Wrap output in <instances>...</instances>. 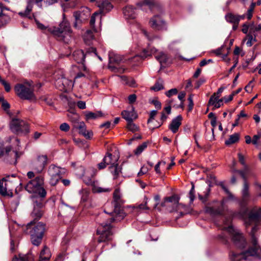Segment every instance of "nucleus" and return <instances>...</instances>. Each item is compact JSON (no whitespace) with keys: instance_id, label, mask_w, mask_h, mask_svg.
Wrapping results in <instances>:
<instances>
[{"instance_id":"f257e3e1","label":"nucleus","mask_w":261,"mask_h":261,"mask_svg":"<svg viewBox=\"0 0 261 261\" xmlns=\"http://www.w3.org/2000/svg\"><path fill=\"white\" fill-rule=\"evenodd\" d=\"M121 198L119 189H116L113 193L114 201L105 205L104 212L108 216H102L105 221L100 222L97 229V233L99 235V243L108 242L112 239L113 232L111 223L120 221L125 217L123 210L120 209L118 204Z\"/></svg>"},{"instance_id":"f03ea898","label":"nucleus","mask_w":261,"mask_h":261,"mask_svg":"<svg viewBox=\"0 0 261 261\" xmlns=\"http://www.w3.org/2000/svg\"><path fill=\"white\" fill-rule=\"evenodd\" d=\"M38 28L42 31H47L51 33L57 39L68 43L72 36V31L71 29L69 22L64 20L60 23L59 27L48 28L43 24L36 20Z\"/></svg>"},{"instance_id":"7ed1b4c3","label":"nucleus","mask_w":261,"mask_h":261,"mask_svg":"<svg viewBox=\"0 0 261 261\" xmlns=\"http://www.w3.org/2000/svg\"><path fill=\"white\" fill-rule=\"evenodd\" d=\"M257 230L255 226L251 230V243L252 246L249 249L240 253L232 252L230 256L231 261H242L243 260L249 259V257L256 256L261 258V248L257 244V241L254 236L255 232Z\"/></svg>"},{"instance_id":"20e7f679","label":"nucleus","mask_w":261,"mask_h":261,"mask_svg":"<svg viewBox=\"0 0 261 261\" xmlns=\"http://www.w3.org/2000/svg\"><path fill=\"white\" fill-rule=\"evenodd\" d=\"M25 228L24 232L30 234L32 244L36 246H39L42 242L46 231L45 225L41 222L36 224L34 220L28 223Z\"/></svg>"},{"instance_id":"39448f33","label":"nucleus","mask_w":261,"mask_h":261,"mask_svg":"<svg viewBox=\"0 0 261 261\" xmlns=\"http://www.w3.org/2000/svg\"><path fill=\"white\" fill-rule=\"evenodd\" d=\"M156 49L154 47L149 46L143 50L140 55H136L131 60L136 59L138 61L143 60L147 57L154 55L155 58L158 60L161 66L168 65L172 63V59L164 52L156 53Z\"/></svg>"},{"instance_id":"423d86ee","label":"nucleus","mask_w":261,"mask_h":261,"mask_svg":"<svg viewBox=\"0 0 261 261\" xmlns=\"http://www.w3.org/2000/svg\"><path fill=\"white\" fill-rule=\"evenodd\" d=\"M34 89L32 82L17 84L14 87L16 95L21 99L35 101L37 100V98L34 93Z\"/></svg>"},{"instance_id":"0eeeda50","label":"nucleus","mask_w":261,"mask_h":261,"mask_svg":"<svg viewBox=\"0 0 261 261\" xmlns=\"http://www.w3.org/2000/svg\"><path fill=\"white\" fill-rule=\"evenodd\" d=\"M164 202L166 206L172 207L171 209H169L170 212L175 211L178 213L180 216H182L190 213L189 207L186 205L179 203V198L175 195L166 197Z\"/></svg>"},{"instance_id":"6e6552de","label":"nucleus","mask_w":261,"mask_h":261,"mask_svg":"<svg viewBox=\"0 0 261 261\" xmlns=\"http://www.w3.org/2000/svg\"><path fill=\"white\" fill-rule=\"evenodd\" d=\"M43 1L46 6H48L57 3L58 0H35V4L39 7L42 8V2ZM33 7V0H28L27 6L25 10L23 12H20L18 14L22 17H27L29 19H32L34 17V14H31V12Z\"/></svg>"},{"instance_id":"1a4fd4ad","label":"nucleus","mask_w":261,"mask_h":261,"mask_svg":"<svg viewBox=\"0 0 261 261\" xmlns=\"http://www.w3.org/2000/svg\"><path fill=\"white\" fill-rule=\"evenodd\" d=\"M11 130L15 134H27L30 132L29 124L20 119L12 118L9 124Z\"/></svg>"},{"instance_id":"9d476101","label":"nucleus","mask_w":261,"mask_h":261,"mask_svg":"<svg viewBox=\"0 0 261 261\" xmlns=\"http://www.w3.org/2000/svg\"><path fill=\"white\" fill-rule=\"evenodd\" d=\"M225 229L231 237L232 240L236 246L242 248L245 247L246 244V241L242 234L238 230L235 229L231 226H229Z\"/></svg>"},{"instance_id":"9b49d317","label":"nucleus","mask_w":261,"mask_h":261,"mask_svg":"<svg viewBox=\"0 0 261 261\" xmlns=\"http://www.w3.org/2000/svg\"><path fill=\"white\" fill-rule=\"evenodd\" d=\"M47 156L46 155H39L31 163V169L36 174H40L44 170L47 164Z\"/></svg>"},{"instance_id":"f8f14e48","label":"nucleus","mask_w":261,"mask_h":261,"mask_svg":"<svg viewBox=\"0 0 261 261\" xmlns=\"http://www.w3.org/2000/svg\"><path fill=\"white\" fill-rule=\"evenodd\" d=\"M74 121H73V127L75 129L79 130V133L82 135L87 139H90L93 136V132L91 130H87L86 129V125L83 121H78L79 116L74 114Z\"/></svg>"},{"instance_id":"ddd939ff","label":"nucleus","mask_w":261,"mask_h":261,"mask_svg":"<svg viewBox=\"0 0 261 261\" xmlns=\"http://www.w3.org/2000/svg\"><path fill=\"white\" fill-rule=\"evenodd\" d=\"M43 183L44 178L42 176H36L27 184L25 189L29 193L35 192L37 189L42 186Z\"/></svg>"},{"instance_id":"4468645a","label":"nucleus","mask_w":261,"mask_h":261,"mask_svg":"<svg viewBox=\"0 0 261 261\" xmlns=\"http://www.w3.org/2000/svg\"><path fill=\"white\" fill-rule=\"evenodd\" d=\"M137 6L138 8L145 11H146L147 8L151 11H160L161 10L160 6L154 0H144L139 3Z\"/></svg>"},{"instance_id":"2eb2a0df","label":"nucleus","mask_w":261,"mask_h":261,"mask_svg":"<svg viewBox=\"0 0 261 261\" xmlns=\"http://www.w3.org/2000/svg\"><path fill=\"white\" fill-rule=\"evenodd\" d=\"M83 180L85 183L88 185H91L92 186V191L93 193H102L111 191V189L109 188H102L98 187L97 185V182L94 181L92 178L84 175L83 177Z\"/></svg>"},{"instance_id":"dca6fc26","label":"nucleus","mask_w":261,"mask_h":261,"mask_svg":"<svg viewBox=\"0 0 261 261\" xmlns=\"http://www.w3.org/2000/svg\"><path fill=\"white\" fill-rule=\"evenodd\" d=\"M149 24L151 27L154 30H163L166 29L165 22L158 15H154L150 19Z\"/></svg>"},{"instance_id":"f3484780","label":"nucleus","mask_w":261,"mask_h":261,"mask_svg":"<svg viewBox=\"0 0 261 261\" xmlns=\"http://www.w3.org/2000/svg\"><path fill=\"white\" fill-rule=\"evenodd\" d=\"M224 203L223 200L219 205L206 207L205 212L212 216L223 215L225 211H227L224 206Z\"/></svg>"},{"instance_id":"a211bd4d","label":"nucleus","mask_w":261,"mask_h":261,"mask_svg":"<svg viewBox=\"0 0 261 261\" xmlns=\"http://www.w3.org/2000/svg\"><path fill=\"white\" fill-rule=\"evenodd\" d=\"M85 56L86 55L84 54L83 51L81 49L74 51L72 54L73 60L77 63H81V64L79 65L77 68L83 69L84 70H86V67L83 63L85 60Z\"/></svg>"},{"instance_id":"6ab92c4d","label":"nucleus","mask_w":261,"mask_h":261,"mask_svg":"<svg viewBox=\"0 0 261 261\" xmlns=\"http://www.w3.org/2000/svg\"><path fill=\"white\" fill-rule=\"evenodd\" d=\"M43 204L40 201H36L34 202V210L31 214L32 217L35 219H40L43 215Z\"/></svg>"},{"instance_id":"aec40b11","label":"nucleus","mask_w":261,"mask_h":261,"mask_svg":"<svg viewBox=\"0 0 261 261\" xmlns=\"http://www.w3.org/2000/svg\"><path fill=\"white\" fill-rule=\"evenodd\" d=\"M260 219H261V208H254L249 214L248 222H246L247 225H249L252 222H256Z\"/></svg>"},{"instance_id":"412c9836","label":"nucleus","mask_w":261,"mask_h":261,"mask_svg":"<svg viewBox=\"0 0 261 261\" xmlns=\"http://www.w3.org/2000/svg\"><path fill=\"white\" fill-rule=\"evenodd\" d=\"M227 22L232 24V29L233 30L237 29L239 23V20L237 15H234L232 13H228L225 16Z\"/></svg>"},{"instance_id":"4be33fe9","label":"nucleus","mask_w":261,"mask_h":261,"mask_svg":"<svg viewBox=\"0 0 261 261\" xmlns=\"http://www.w3.org/2000/svg\"><path fill=\"white\" fill-rule=\"evenodd\" d=\"M122 117L127 122L133 121V120L137 118V115L135 112L134 109L132 107L130 111L124 110L121 112Z\"/></svg>"},{"instance_id":"5701e85b","label":"nucleus","mask_w":261,"mask_h":261,"mask_svg":"<svg viewBox=\"0 0 261 261\" xmlns=\"http://www.w3.org/2000/svg\"><path fill=\"white\" fill-rule=\"evenodd\" d=\"M182 117L180 115L177 116L176 117L174 118L169 125V129L172 131L173 133H176L181 125Z\"/></svg>"},{"instance_id":"b1692460","label":"nucleus","mask_w":261,"mask_h":261,"mask_svg":"<svg viewBox=\"0 0 261 261\" xmlns=\"http://www.w3.org/2000/svg\"><path fill=\"white\" fill-rule=\"evenodd\" d=\"M98 6L100 9L99 13H106L113 8V6L109 0H105L102 2H99Z\"/></svg>"},{"instance_id":"393cba45","label":"nucleus","mask_w":261,"mask_h":261,"mask_svg":"<svg viewBox=\"0 0 261 261\" xmlns=\"http://www.w3.org/2000/svg\"><path fill=\"white\" fill-rule=\"evenodd\" d=\"M137 9L132 6L126 7L123 10V14L126 19H134L136 17Z\"/></svg>"},{"instance_id":"a878e982","label":"nucleus","mask_w":261,"mask_h":261,"mask_svg":"<svg viewBox=\"0 0 261 261\" xmlns=\"http://www.w3.org/2000/svg\"><path fill=\"white\" fill-rule=\"evenodd\" d=\"M51 257V253L49 249L46 246H44L41 250L39 260L41 261H45L48 260Z\"/></svg>"},{"instance_id":"bb28decb","label":"nucleus","mask_w":261,"mask_h":261,"mask_svg":"<svg viewBox=\"0 0 261 261\" xmlns=\"http://www.w3.org/2000/svg\"><path fill=\"white\" fill-rule=\"evenodd\" d=\"M73 15L75 18V22L73 25L75 28H77L82 23V20H84L86 18L84 17V13L80 11L74 12Z\"/></svg>"},{"instance_id":"cd10ccee","label":"nucleus","mask_w":261,"mask_h":261,"mask_svg":"<svg viewBox=\"0 0 261 261\" xmlns=\"http://www.w3.org/2000/svg\"><path fill=\"white\" fill-rule=\"evenodd\" d=\"M9 152H11L10 156L14 158L16 160L19 156L17 151H12L11 152V146H7L5 148V149L0 148V156L4 155L5 154H9Z\"/></svg>"},{"instance_id":"c85d7f7f","label":"nucleus","mask_w":261,"mask_h":261,"mask_svg":"<svg viewBox=\"0 0 261 261\" xmlns=\"http://www.w3.org/2000/svg\"><path fill=\"white\" fill-rule=\"evenodd\" d=\"M103 161L106 162L107 165H114L118 164V158L113 156L111 153H108L103 159Z\"/></svg>"},{"instance_id":"c756f323","label":"nucleus","mask_w":261,"mask_h":261,"mask_svg":"<svg viewBox=\"0 0 261 261\" xmlns=\"http://www.w3.org/2000/svg\"><path fill=\"white\" fill-rule=\"evenodd\" d=\"M109 169L111 173L113 175V179H114L117 178L119 174L121 173V168L118 166V164L110 166Z\"/></svg>"},{"instance_id":"7c9ffc66","label":"nucleus","mask_w":261,"mask_h":261,"mask_svg":"<svg viewBox=\"0 0 261 261\" xmlns=\"http://www.w3.org/2000/svg\"><path fill=\"white\" fill-rule=\"evenodd\" d=\"M48 172L50 176H60V168L54 165H51L48 168Z\"/></svg>"},{"instance_id":"2f4dec72","label":"nucleus","mask_w":261,"mask_h":261,"mask_svg":"<svg viewBox=\"0 0 261 261\" xmlns=\"http://www.w3.org/2000/svg\"><path fill=\"white\" fill-rule=\"evenodd\" d=\"M34 257L33 255L29 253L25 255H19L18 257H14L12 261H33Z\"/></svg>"},{"instance_id":"473e14b6","label":"nucleus","mask_w":261,"mask_h":261,"mask_svg":"<svg viewBox=\"0 0 261 261\" xmlns=\"http://www.w3.org/2000/svg\"><path fill=\"white\" fill-rule=\"evenodd\" d=\"M109 56L110 64L114 63L118 64L123 60L122 57L117 54L110 53Z\"/></svg>"},{"instance_id":"72a5a7b5","label":"nucleus","mask_w":261,"mask_h":261,"mask_svg":"<svg viewBox=\"0 0 261 261\" xmlns=\"http://www.w3.org/2000/svg\"><path fill=\"white\" fill-rule=\"evenodd\" d=\"M10 17L2 12H0V29L5 27L10 21Z\"/></svg>"},{"instance_id":"f704fd0d","label":"nucleus","mask_w":261,"mask_h":261,"mask_svg":"<svg viewBox=\"0 0 261 261\" xmlns=\"http://www.w3.org/2000/svg\"><path fill=\"white\" fill-rule=\"evenodd\" d=\"M240 135L238 133H235L229 136V138L225 142L226 145H229L236 143L239 140Z\"/></svg>"},{"instance_id":"c9c22d12","label":"nucleus","mask_w":261,"mask_h":261,"mask_svg":"<svg viewBox=\"0 0 261 261\" xmlns=\"http://www.w3.org/2000/svg\"><path fill=\"white\" fill-rule=\"evenodd\" d=\"M102 114L100 112L93 113L91 112H87L85 113L86 119L87 120L96 119L101 117Z\"/></svg>"},{"instance_id":"e433bc0d","label":"nucleus","mask_w":261,"mask_h":261,"mask_svg":"<svg viewBox=\"0 0 261 261\" xmlns=\"http://www.w3.org/2000/svg\"><path fill=\"white\" fill-rule=\"evenodd\" d=\"M7 184L6 183V180L5 178H3L0 180V194L3 196L8 195L7 190Z\"/></svg>"},{"instance_id":"4c0bfd02","label":"nucleus","mask_w":261,"mask_h":261,"mask_svg":"<svg viewBox=\"0 0 261 261\" xmlns=\"http://www.w3.org/2000/svg\"><path fill=\"white\" fill-rule=\"evenodd\" d=\"M249 196V185L247 181L244 182V186L242 190V197L244 201H246Z\"/></svg>"},{"instance_id":"58836bf2","label":"nucleus","mask_w":261,"mask_h":261,"mask_svg":"<svg viewBox=\"0 0 261 261\" xmlns=\"http://www.w3.org/2000/svg\"><path fill=\"white\" fill-rule=\"evenodd\" d=\"M147 146V143L146 142H144L141 145L138 146V147L134 150V153L138 155L140 154L146 148Z\"/></svg>"},{"instance_id":"ea45409f","label":"nucleus","mask_w":261,"mask_h":261,"mask_svg":"<svg viewBox=\"0 0 261 261\" xmlns=\"http://www.w3.org/2000/svg\"><path fill=\"white\" fill-rule=\"evenodd\" d=\"M100 13L98 12H95L91 17L90 21V24L91 25V27L92 28V30L94 32H97L96 29L95 28V18L97 16H99Z\"/></svg>"},{"instance_id":"a19ab883","label":"nucleus","mask_w":261,"mask_h":261,"mask_svg":"<svg viewBox=\"0 0 261 261\" xmlns=\"http://www.w3.org/2000/svg\"><path fill=\"white\" fill-rule=\"evenodd\" d=\"M164 88L163 83L162 80L157 81L151 89L155 91H160Z\"/></svg>"},{"instance_id":"79ce46f5","label":"nucleus","mask_w":261,"mask_h":261,"mask_svg":"<svg viewBox=\"0 0 261 261\" xmlns=\"http://www.w3.org/2000/svg\"><path fill=\"white\" fill-rule=\"evenodd\" d=\"M219 97V96H216V93H214L209 99L208 105L213 106V109H215V106L216 105V103H217V101Z\"/></svg>"},{"instance_id":"37998d69","label":"nucleus","mask_w":261,"mask_h":261,"mask_svg":"<svg viewBox=\"0 0 261 261\" xmlns=\"http://www.w3.org/2000/svg\"><path fill=\"white\" fill-rule=\"evenodd\" d=\"M127 128L132 132H135L139 129L138 127L133 121L127 122Z\"/></svg>"},{"instance_id":"c03bdc74","label":"nucleus","mask_w":261,"mask_h":261,"mask_svg":"<svg viewBox=\"0 0 261 261\" xmlns=\"http://www.w3.org/2000/svg\"><path fill=\"white\" fill-rule=\"evenodd\" d=\"M33 193H37L41 198H44L46 195V192L42 186L37 189V190Z\"/></svg>"},{"instance_id":"a18cd8bd","label":"nucleus","mask_w":261,"mask_h":261,"mask_svg":"<svg viewBox=\"0 0 261 261\" xmlns=\"http://www.w3.org/2000/svg\"><path fill=\"white\" fill-rule=\"evenodd\" d=\"M220 186H221L223 190L225 192V193L228 195V197L229 199L233 200L234 199V196L232 195V194L228 190V189L224 185L223 182H221L220 184Z\"/></svg>"},{"instance_id":"49530a36","label":"nucleus","mask_w":261,"mask_h":261,"mask_svg":"<svg viewBox=\"0 0 261 261\" xmlns=\"http://www.w3.org/2000/svg\"><path fill=\"white\" fill-rule=\"evenodd\" d=\"M123 80H124L125 82V84L127 85H128L129 86L131 87H134L136 82L133 79H128L127 77L125 76H123L121 77Z\"/></svg>"},{"instance_id":"de8ad7c7","label":"nucleus","mask_w":261,"mask_h":261,"mask_svg":"<svg viewBox=\"0 0 261 261\" xmlns=\"http://www.w3.org/2000/svg\"><path fill=\"white\" fill-rule=\"evenodd\" d=\"M178 93V90L176 88H173L167 91L166 92L165 94L168 97H170L172 95H176Z\"/></svg>"},{"instance_id":"09e8293b","label":"nucleus","mask_w":261,"mask_h":261,"mask_svg":"<svg viewBox=\"0 0 261 261\" xmlns=\"http://www.w3.org/2000/svg\"><path fill=\"white\" fill-rule=\"evenodd\" d=\"M61 178L60 176H50V184L52 186H55Z\"/></svg>"},{"instance_id":"8fccbe9b","label":"nucleus","mask_w":261,"mask_h":261,"mask_svg":"<svg viewBox=\"0 0 261 261\" xmlns=\"http://www.w3.org/2000/svg\"><path fill=\"white\" fill-rule=\"evenodd\" d=\"M185 96H186V93L184 92H181L178 94V98L180 100L181 102L180 104V106L176 107V108H178V107L182 108L183 107L184 98H185Z\"/></svg>"},{"instance_id":"3c124183","label":"nucleus","mask_w":261,"mask_h":261,"mask_svg":"<svg viewBox=\"0 0 261 261\" xmlns=\"http://www.w3.org/2000/svg\"><path fill=\"white\" fill-rule=\"evenodd\" d=\"M172 102L173 100L172 99H169V100L167 101L168 106L164 108V110L167 112L168 114H169L171 113V106H173Z\"/></svg>"},{"instance_id":"603ef678","label":"nucleus","mask_w":261,"mask_h":261,"mask_svg":"<svg viewBox=\"0 0 261 261\" xmlns=\"http://www.w3.org/2000/svg\"><path fill=\"white\" fill-rule=\"evenodd\" d=\"M238 155L240 162L244 166L246 169H247L248 166L245 164L244 156L241 153H239Z\"/></svg>"},{"instance_id":"864d4df0","label":"nucleus","mask_w":261,"mask_h":261,"mask_svg":"<svg viewBox=\"0 0 261 261\" xmlns=\"http://www.w3.org/2000/svg\"><path fill=\"white\" fill-rule=\"evenodd\" d=\"M248 170V168L247 169H246L244 168L243 170H237L236 171V172H237L241 175L242 178L244 180V182L247 181L245 174L247 172Z\"/></svg>"},{"instance_id":"5fc2aeb1","label":"nucleus","mask_w":261,"mask_h":261,"mask_svg":"<svg viewBox=\"0 0 261 261\" xmlns=\"http://www.w3.org/2000/svg\"><path fill=\"white\" fill-rule=\"evenodd\" d=\"M247 41L246 44L248 46H251L252 45V41H255V38L252 35L248 34L247 36Z\"/></svg>"},{"instance_id":"6e6d98bb","label":"nucleus","mask_w":261,"mask_h":261,"mask_svg":"<svg viewBox=\"0 0 261 261\" xmlns=\"http://www.w3.org/2000/svg\"><path fill=\"white\" fill-rule=\"evenodd\" d=\"M149 201V200H148V198H145V203L144 204H141L139 205L138 207L139 209L141 210H149L150 208L147 206V203Z\"/></svg>"},{"instance_id":"4d7b16f0","label":"nucleus","mask_w":261,"mask_h":261,"mask_svg":"<svg viewBox=\"0 0 261 261\" xmlns=\"http://www.w3.org/2000/svg\"><path fill=\"white\" fill-rule=\"evenodd\" d=\"M194 193H195L194 186L193 185L192 187L191 188V189L190 190V191L189 192V198L190 199V201L191 202H192L195 199Z\"/></svg>"},{"instance_id":"13d9d810","label":"nucleus","mask_w":261,"mask_h":261,"mask_svg":"<svg viewBox=\"0 0 261 261\" xmlns=\"http://www.w3.org/2000/svg\"><path fill=\"white\" fill-rule=\"evenodd\" d=\"M69 125L67 123H63L60 126V129L62 131L68 132L69 130Z\"/></svg>"},{"instance_id":"bf43d9fd","label":"nucleus","mask_w":261,"mask_h":261,"mask_svg":"<svg viewBox=\"0 0 261 261\" xmlns=\"http://www.w3.org/2000/svg\"><path fill=\"white\" fill-rule=\"evenodd\" d=\"M188 100L189 101V105H188L189 111H191L192 110V109L193 108V106H194V103L193 101V96L192 95H190L189 96V97H188Z\"/></svg>"},{"instance_id":"052dcab7","label":"nucleus","mask_w":261,"mask_h":261,"mask_svg":"<svg viewBox=\"0 0 261 261\" xmlns=\"http://www.w3.org/2000/svg\"><path fill=\"white\" fill-rule=\"evenodd\" d=\"M93 38V35L92 34V31L91 30H88L86 32V34L84 37V40L86 42L87 39H92Z\"/></svg>"},{"instance_id":"680f3d73","label":"nucleus","mask_w":261,"mask_h":261,"mask_svg":"<svg viewBox=\"0 0 261 261\" xmlns=\"http://www.w3.org/2000/svg\"><path fill=\"white\" fill-rule=\"evenodd\" d=\"M2 84L4 86L6 92H8L10 91L11 86L9 83H8L5 80L2 81Z\"/></svg>"},{"instance_id":"e2e57ef3","label":"nucleus","mask_w":261,"mask_h":261,"mask_svg":"<svg viewBox=\"0 0 261 261\" xmlns=\"http://www.w3.org/2000/svg\"><path fill=\"white\" fill-rule=\"evenodd\" d=\"M157 114V111L156 110H152L150 113V117L148 119L147 122L149 123L151 122L152 120L154 119V116Z\"/></svg>"},{"instance_id":"0e129e2a","label":"nucleus","mask_w":261,"mask_h":261,"mask_svg":"<svg viewBox=\"0 0 261 261\" xmlns=\"http://www.w3.org/2000/svg\"><path fill=\"white\" fill-rule=\"evenodd\" d=\"M163 164L164 165L166 164V163L165 162H159L155 166L154 170L156 173L160 174L161 171L160 169V165Z\"/></svg>"},{"instance_id":"69168bd1","label":"nucleus","mask_w":261,"mask_h":261,"mask_svg":"<svg viewBox=\"0 0 261 261\" xmlns=\"http://www.w3.org/2000/svg\"><path fill=\"white\" fill-rule=\"evenodd\" d=\"M109 67L110 68H111L113 70H114L115 71L118 72L119 73L124 72V71H125V69L124 68L121 67V68H117V67L113 66L111 65H109Z\"/></svg>"},{"instance_id":"338daca9","label":"nucleus","mask_w":261,"mask_h":261,"mask_svg":"<svg viewBox=\"0 0 261 261\" xmlns=\"http://www.w3.org/2000/svg\"><path fill=\"white\" fill-rule=\"evenodd\" d=\"M151 103H153L155 107L158 109H161V103L158 101L156 99H153L152 100Z\"/></svg>"},{"instance_id":"774afa93","label":"nucleus","mask_w":261,"mask_h":261,"mask_svg":"<svg viewBox=\"0 0 261 261\" xmlns=\"http://www.w3.org/2000/svg\"><path fill=\"white\" fill-rule=\"evenodd\" d=\"M223 101L224 99L223 98L221 99L218 98L217 103H216V105L215 106V109L219 108L222 106L223 105Z\"/></svg>"}]
</instances>
